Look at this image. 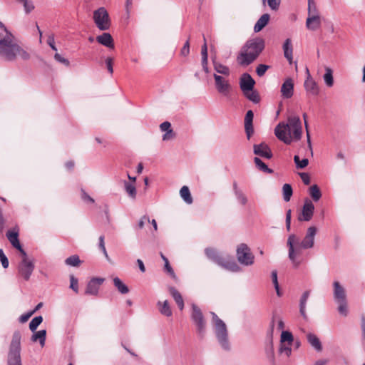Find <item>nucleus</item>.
I'll use <instances>...</instances> for the list:
<instances>
[{
  "instance_id": "9",
  "label": "nucleus",
  "mask_w": 365,
  "mask_h": 365,
  "mask_svg": "<svg viewBox=\"0 0 365 365\" xmlns=\"http://www.w3.org/2000/svg\"><path fill=\"white\" fill-rule=\"evenodd\" d=\"M21 254V260L18 265L19 274L25 279L29 280L34 269V264L32 259H30L26 252Z\"/></svg>"
},
{
  "instance_id": "15",
  "label": "nucleus",
  "mask_w": 365,
  "mask_h": 365,
  "mask_svg": "<svg viewBox=\"0 0 365 365\" xmlns=\"http://www.w3.org/2000/svg\"><path fill=\"white\" fill-rule=\"evenodd\" d=\"M309 15L306 21V26L309 30L315 31L320 27L321 20L317 14H312L311 3L309 4Z\"/></svg>"
},
{
  "instance_id": "53",
  "label": "nucleus",
  "mask_w": 365,
  "mask_h": 365,
  "mask_svg": "<svg viewBox=\"0 0 365 365\" xmlns=\"http://www.w3.org/2000/svg\"><path fill=\"white\" fill-rule=\"evenodd\" d=\"M190 53V42L189 39L187 40V41L185 43L183 47L182 48L180 51V54L182 56H187Z\"/></svg>"
},
{
  "instance_id": "4",
  "label": "nucleus",
  "mask_w": 365,
  "mask_h": 365,
  "mask_svg": "<svg viewBox=\"0 0 365 365\" xmlns=\"http://www.w3.org/2000/svg\"><path fill=\"white\" fill-rule=\"evenodd\" d=\"M205 253L207 258L222 268L232 272H238L241 270L240 266L230 257L224 258L219 252L213 248H206Z\"/></svg>"
},
{
  "instance_id": "1",
  "label": "nucleus",
  "mask_w": 365,
  "mask_h": 365,
  "mask_svg": "<svg viewBox=\"0 0 365 365\" xmlns=\"http://www.w3.org/2000/svg\"><path fill=\"white\" fill-rule=\"evenodd\" d=\"M18 57L29 59V53L16 41L14 36L0 21V58L6 61H14Z\"/></svg>"
},
{
  "instance_id": "22",
  "label": "nucleus",
  "mask_w": 365,
  "mask_h": 365,
  "mask_svg": "<svg viewBox=\"0 0 365 365\" xmlns=\"http://www.w3.org/2000/svg\"><path fill=\"white\" fill-rule=\"evenodd\" d=\"M294 83L291 78H287L281 87L282 96L284 98H289L293 96Z\"/></svg>"
},
{
  "instance_id": "38",
  "label": "nucleus",
  "mask_w": 365,
  "mask_h": 365,
  "mask_svg": "<svg viewBox=\"0 0 365 365\" xmlns=\"http://www.w3.org/2000/svg\"><path fill=\"white\" fill-rule=\"evenodd\" d=\"M254 162L256 165V167L261 171L264 172V173H269V174H271L273 173V170L270 168H268V166L262 161V160L258 158V157H255L254 158Z\"/></svg>"
},
{
  "instance_id": "23",
  "label": "nucleus",
  "mask_w": 365,
  "mask_h": 365,
  "mask_svg": "<svg viewBox=\"0 0 365 365\" xmlns=\"http://www.w3.org/2000/svg\"><path fill=\"white\" fill-rule=\"evenodd\" d=\"M6 237L14 247L19 250L21 253L25 252V250L22 248L19 242L18 232L14 230L8 231L6 233Z\"/></svg>"
},
{
  "instance_id": "54",
  "label": "nucleus",
  "mask_w": 365,
  "mask_h": 365,
  "mask_svg": "<svg viewBox=\"0 0 365 365\" xmlns=\"http://www.w3.org/2000/svg\"><path fill=\"white\" fill-rule=\"evenodd\" d=\"M165 269L173 279H176V275L170 265L168 260H166V262L165 263Z\"/></svg>"
},
{
  "instance_id": "55",
  "label": "nucleus",
  "mask_w": 365,
  "mask_h": 365,
  "mask_svg": "<svg viewBox=\"0 0 365 365\" xmlns=\"http://www.w3.org/2000/svg\"><path fill=\"white\" fill-rule=\"evenodd\" d=\"M275 319H277V329L279 330H282L284 328V322L279 317H274L273 318V319L272 321V324H271L272 328H273V327H274V322Z\"/></svg>"
},
{
  "instance_id": "20",
  "label": "nucleus",
  "mask_w": 365,
  "mask_h": 365,
  "mask_svg": "<svg viewBox=\"0 0 365 365\" xmlns=\"http://www.w3.org/2000/svg\"><path fill=\"white\" fill-rule=\"evenodd\" d=\"M306 72L307 74V78L304 82V87L307 91L311 93L313 95H317L319 93V88L317 83L311 77L308 68L306 69Z\"/></svg>"
},
{
  "instance_id": "56",
  "label": "nucleus",
  "mask_w": 365,
  "mask_h": 365,
  "mask_svg": "<svg viewBox=\"0 0 365 365\" xmlns=\"http://www.w3.org/2000/svg\"><path fill=\"white\" fill-rule=\"evenodd\" d=\"M203 39H204V43L201 48V56H202V58H208L207 46L206 38H205V36H203Z\"/></svg>"
},
{
  "instance_id": "41",
  "label": "nucleus",
  "mask_w": 365,
  "mask_h": 365,
  "mask_svg": "<svg viewBox=\"0 0 365 365\" xmlns=\"http://www.w3.org/2000/svg\"><path fill=\"white\" fill-rule=\"evenodd\" d=\"M283 199L285 202H289L293 193L292 187L289 184H284L282 187Z\"/></svg>"
},
{
  "instance_id": "30",
  "label": "nucleus",
  "mask_w": 365,
  "mask_h": 365,
  "mask_svg": "<svg viewBox=\"0 0 365 365\" xmlns=\"http://www.w3.org/2000/svg\"><path fill=\"white\" fill-rule=\"evenodd\" d=\"M169 292L171 296L173 297L179 309L182 310L184 308V301L181 294L175 287H170Z\"/></svg>"
},
{
  "instance_id": "35",
  "label": "nucleus",
  "mask_w": 365,
  "mask_h": 365,
  "mask_svg": "<svg viewBox=\"0 0 365 365\" xmlns=\"http://www.w3.org/2000/svg\"><path fill=\"white\" fill-rule=\"evenodd\" d=\"M125 190L131 199H135L136 197V188L133 182H129L127 181L124 182Z\"/></svg>"
},
{
  "instance_id": "45",
  "label": "nucleus",
  "mask_w": 365,
  "mask_h": 365,
  "mask_svg": "<svg viewBox=\"0 0 365 365\" xmlns=\"http://www.w3.org/2000/svg\"><path fill=\"white\" fill-rule=\"evenodd\" d=\"M42 322L43 317L41 316H38L33 318L29 323L30 330L34 332Z\"/></svg>"
},
{
  "instance_id": "21",
  "label": "nucleus",
  "mask_w": 365,
  "mask_h": 365,
  "mask_svg": "<svg viewBox=\"0 0 365 365\" xmlns=\"http://www.w3.org/2000/svg\"><path fill=\"white\" fill-rule=\"evenodd\" d=\"M334 299L335 302L346 300L344 288L337 281L334 282Z\"/></svg>"
},
{
  "instance_id": "24",
  "label": "nucleus",
  "mask_w": 365,
  "mask_h": 365,
  "mask_svg": "<svg viewBox=\"0 0 365 365\" xmlns=\"http://www.w3.org/2000/svg\"><path fill=\"white\" fill-rule=\"evenodd\" d=\"M282 48L284 57L287 58L289 63H292L293 60V47L290 38H287L285 40L283 43Z\"/></svg>"
},
{
  "instance_id": "6",
  "label": "nucleus",
  "mask_w": 365,
  "mask_h": 365,
  "mask_svg": "<svg viewBox=\"0 0 365 365\" xmlns=\"http://www.w3.org/2000/svg\"><path fill=\"white\" fill-rule=\"evenodd\" d=\"M287 244L289 248L288 257L292 262L293 267L297 268L302 262V260L299 259V257L301 255L302 250L304 248L300 246L299 239L294 234L289 235Z\"/></svg>"
},
{
  "instance_id": "29",
  "label": "nucleus",
  "mask_w": 365,
  "mask_h": 365,
  "mask_svg": "<svg viewBox=\"0 0 365 365\" xmlns=\"http://www.w3.org/2000/svg\"><path fill=\"white\" fill-rule=\"evenodd\" d=\"M269 18L270 16L268 14H264L261 16L254 26L255 32L257 33L262 30V29L267 25Z\"/></svg>"
},
{
  "instance_id": "32",
  "label": "nucleus",
  "mask_w": 365,
  "mask_h": 365,
  "mask_svg": "<svg viewBox=\"0 0 365 365\" xmlns=\"http://www.w3.org/2000/svg\"><path fill=\"white\" fill-rule=\"evenodd\" d=\"M157 306L161 314L166 317L172 316L173 312L168 300H165L163 302L160 301L158 302Z\"/></svg>"
},
{
  "instance_id": "26",
  "label": "nucleus",
  "mask_w": 365,
  "mask_h": 365,
  "mask_svg": "<svg viewBox=\"0 0 365 365\" xmlns=\"http://www.w3.org/2000/svg\"><path fill=\"white\" fill-rule=\"evenodd\" d=\"M212 63L217 74L223 75L225 77H228L230 75V69L228 66L217 61L215 58L212 59Z\"/></svg>"
},
{
  "instance_id": "28",
  "label": "nucleus",
  "mask_w": 365,
  "mask_h": 365,
  "mask_svg": "<svg viewBox=\"0 0 365 365\" xmlns=\"http://www.w3.org/2000/svg\"><path fill=\"white\" fill-rule=\"evenodd\" d=\"M307 339L309 344L317 351H321L322 346L319 339L312 333H309L307 335Z\"/></svg>"
},
{
  "instance_id": "40",
  "label": "nucleus",
  "mask_w": 365,
  "mask_h": 365,
  "mask_svg": "<svg viewBox=\"0 0 365 365\" xmlns=\"http://www.w3.org/2000/svg\"><path fill=\"white\" fill-rule=\"evenodd\" d=\"M294 342V336L289 331H282L280 336V344L288 343L292 344Z\"/></svg>"
},
{
  "instance_id": "61",
  "label": "nucleus",
  "mask_w": 365,
  "mask_h": 365,
  "mask_svg": "<svg viewBox=\"0 0 365 365\" xmlns=\"http://www.w3.org/2000/svg\"><path fill=\"white\" fill-rule=\"evenodd\" d=\"M47 43L50 46V47L52 48V50L56 51H57V48L55 46V40H54L53 35L48 36V39H47Z\"/></svg>"
},
{
  "instance_id": "8",
  "label": "nucleus",
  "mask_w": 365,
  "mask_h": 365,
  "mask_svg": "<svg viewBox=\"0 0 365 365\" xmlns=\"http://www.w3.org/2000/svg\"><path fill=\"white\" fill-rule=\"evenodd\" d=\"M93 19L96 27L101 31L110 29L111 21L107 10L104 7H100L93 11Z\"/></svg>"
},
{
  "instance_id": "31",
  "label": "nucleus",
  "mask_w": 365,
  "mask_h": 365,
  "mask_svg": "<svg viewBox=\"0 0 365 365\" xmlns=\"http://www.w3.org/2000/svg\"><path fill=\"white\" fill-rule=\"evenodd\" d=\"M233 190L237 200V201L242 205H245L247 202L248 199L246 196V195L238 188L237 184L236 182L233 183Z\"/></svg>"
},
{
  "instance_id": "19",
  "label": "nucleus",
  "mask_w": 365,
  "mask_h": 365,
  "mask_svg": "<svg viewBox=\"0 0 365 365\" xmlns=\"http://www.w3.org/2000/svg\"><path fill=\"white\" fill-rule=\"evenodd\" d=\"M253 118L254 113L252 110H248L245 117V130L248 140L250 139L252 135L254 133V128L252 124Z\"/></svg>"
},
{
  "instance_id": "47",
  "label": "nucleus",
  "mask_w": 365,
  "mask_h": 365,
  "mask_svg": "<svg viewBox=\"0 0 365 365\" xmlns=\"http://www.w3.org/2000/svg\"><path fill=\"white\" fill-rule=\"evenodd\" d=\"M292 345L288 343L280 344L279 351L280 354H283L286 355L287 357H289L292 354Z\"/></svg>"
},
{
  "instance_id": "2",
  "label": "nucleus",
  "mask_w": 365,
  "mask_h": 365,
  "mask_svg": "<svg viewBox=\"0 0 365 365\" xmlns=\"http://www.w3.org/2000/svg\"><path fill=\"white\" fill-rule=\"evenodd\" d=\"M302 127L300 118L297 115L289 116L287 123H279L274 129L277 138L286 144L302 138Z\"/></svg>"
},
{
  "instance_id": "39",
  "label": "nucleus",
  "mask_w": 365,
  "mask_h": 365,
  "mask_svg": "<svg viewBox=\"0 0 365 365\" xmlns=\"http://www.w3.org/2000/svg\"><path fill=\"white\" fill-rule=\"evenodd\" d=\"M309 195L314 201L319 200L322 197V192L317 185H313L309 187Z\"/></svg>"
},
{
  "instance_id": "60",
  "label": "nucleus",
  "mask_w": 365,
  "mask_h": 365,
  "mask_svg": "<svg viewBox=\"0 0 365 365\" xmlns=\"http://www.w3.org/2000/svg\"><path fill=\"white\" fill-rule=\"evenodd\" d=\"M266 353L269 357H274V348L272 341H271L266 348Z\"/></svg>"
},
{
  "instance_id": "59",
  "label": "nucleus",
  "mask_w": 365,
  "mask_h": 365,
  "mask_svg": "<svg viewBox=\"0 0 365 365\" xmlns=\"http://www.w3.org/2000/svg\"><path fill=\"white\" fill-rule=\"evenodd\" d=\"M54 58L60 62V63H62L63 64H65L66 66H68L69 65V61L63 57H62L59 53H56L55 55H54Z\"/></svg>"
},
{
  "instance_id": "64",
  "label": "nucleus",
  "mask_w": 365,
  "mask_h": 365,
  "mask_svg": "<svg viewBox=\"0 0 365 365\" xmlns=\"http://www.w3.org/2000/svg\"><path fill=\"white\" fill-rule=\"evenodd\" d=\"M300 177L305 185H307L310 183V177L308 173H300Z\"/></svg>"
},
{
  "instance_id": "18",
  "label": "nucleus",
  "mask_w": 365,
  "mask_h": 365,
  "mask_svg": "<svg viewBox=\"0 0 365 365\" xmlns=\"http://www.w3.org/2000/svg\"><path fill=\"white\" fill-rule=\"evenodd\" d=\"M103 282V278H93L87 284L86 294L90 295H97L100 286Z\"/></svg>"
},
{
  "instance_id": "37",
  "label": "nucleus",
  "mask_w": 365,
  "mask_h": 365,
  "mask_svg": "<svg viewBox=\"0 0 365 365\" xmlns=\"http://www.w3.org/2000/svg\"><path fill=\"white\" fill-rule=\"evenodd\" d=\"M181 197L187 204H191L192 202V198L188 187L182 186L180 190Z\"/></svg>"
},
{
  "instance_id": "52",
  "label": "nucleus",
  "mask_w": 365,
  "mask_h": 365,
  "mask_svg": "<svg viewBox=\"0 0 365 365\" xmlns=\"http://www.w3.org/2000/svg\"><path fill=\"white\" fill-rule=\"evenodd\" d=\"M150 222V218L147 215L143 216L138 223V229H143L146 224H149Z\"/></svg>"
},
{
  "instance_id": "48",
  "label": "nucleus",
  "mask_w": 365,
  "mask_h": 365,
  "mask_svg": "<svg viewBox=\"0 0 365 365\" xmlns=\"http://www.w3.org/2000/svg\"><path fill=\"white\" fill-rule=\"evenodd\" d=\"M98 246H99V248L101 249V250L103 252L105 257L106 258V259L110 262V257L108 255V252L106 251V247H105V242H104V236L103 235H101L99 237V243H98Z\"/></svg>"
},
{
  "instance_id": "3",
  "label": "nucleus",
  "mask_w": 365,
  "mask_h": 365,
  "mask_svg": "<svg viewBox=\"0 0 365 365\" xmlns=\"http://www.w3.org/2000/svg\"><path fill=\"white\" fill-rule=\"evenodd\" d=\"M264 46L265 42L262 38L249 39L237 57V63L243 66L250 65L259 56Z\"/></svg>"
},
{
  "instance_id": "63",
  "label": "nucleus",
  "mask_w": 365,
  "mask_h": 365,
  "mask_svg": "<svg viewBox=\"0 0 365 365\" xmlns=\"http://www.w3.org/2000/svg\"><path fill=\"white\" fill-rule=\"evenodd\" d=\"M34 314V312H28V313H26L24 314H22L20 317H19V322L21 323H24L28 321V319L31 317V316Z\"/></svg>"
},
{
  "instance_id": "36",
  "label": "nucleus",
  "mask_w": 365,
  "mask_h": 365,
  "mask_svg": "<svg viewBox=\"0 0 365 365\" xmlns=\"http://www.w3.org/2000/svg\"><path fill=\"white\" fill-rule=\"evenodd\" d=\"M325 84L328 87H331L334 85L333 71L329 67H325V73L323 76Z\"/></svg>"
},
{
  "instance_id": "43",
  "label": "nucleus",
  "mask_w": 365,
  "mask_h": 365,
  "mask_svg": "<svg viewBox=\"0 0 365 365\" xmlns=\"http://www.w3.org/2000/svg\"><path fill=\"white\" fill-rule=\"evenodd\" d=\"M243 93L247 98H248L250 101L253 102L254 103H257L260 101L259 93L257 91H253V89L252 90V91H246L243 92Z\"/></svg>"
},
{
  "instance_id": "46",
  "label": "nucleus",
  "mask_w": 365,
  "mask_h": 365,
  "mask_svg": "<svg viewBox=\"0 0 365 365\" xmlns=\"http://www.w3.org/2000/svg\"><path fill=\"white\" fill-rule=\"evenodd\" d=\"M339 304L338 306V312L342 316H347L348 314V307H347V302L346 300L336 302Z\"/></svg>"
},
{
  "instance_id": "16",
  "label": "nucleus",
  "mask_w": 365,
  "mask_h": 365,
  "mask_svg": "<svg viewBox=\"0 0 365 365\" xmlns=\"http://www.w3.org/2000/svg\"><path fill=\"white\" fill-rule=\"evenodd\" d=\"M253 152L256 155L266 159H271L273 155L270 148L264 143L254 145Z\"/></svg>"
},
{
  "instance_id": "12",
  "label": "nucleus",
  "mask_w": 365,
  "mask_h": 365,
  "mask_svg": "<svg viewBox=\"0 0 365 365\" xmlns=\"http://www.w3.org/2000/svg\"><path fill=\"white\" fill-rule=\"evenodd\" d=\"M317 232V229L314 226H310L308 227L306 235L303 240L299 242L300 246L304 248V250L311 249L314 245V239Z\"/></svg>"
},
{
  "instance_id": "14",
  "label": "nucleus",
  "mask_w": 365,
  "mask_h": 365,
  "mask_svg": "<svg viewBox=\"0 0 365 365\" xmlns=\"http://www.w3.org/2000/svg\"><path fill=\"white\" fill-rule=\"evenodd\" d=\"M314 205L311 200H307L303 205L302 212L298 216L299 221L308 222L312 220L314 214Z\"/></svg>"
},
{
  "instance_id": "44",
  "label": "nucleus",
  "mask_w": 365,
  "mask_h": 365,
  "mask_svg": "<svg viewBox=\"0 0 365 365\" xmlns=\"http://www.w3.org/2000/svg\"><path fill=\"white\" fill-rule=\"evenodd\" d=\"M294 161L296 164V167L298 169H303L306 168L309 164V160L307 158H304L300 160L299 155H296L294 157Z\"/></svg>"
},
{
  "instance_id": "51",
  "label": "nucleus",
  "mask_w": 365,
  "mask_h": 365,
  "mask_svg": "<svg viewBox=\"0 0 365 365\" xmlns=\"http://www.w3.org/2000/svg\"><path fill=\"white\" fill-rule=\"evenodd\" d=\"M0 262L4 268H7L9 267V260L7 257L4 253L3 250L0 249Z\"/></svg>"
},
{
  "instance_id": "58",
  "label": "nucleus",
  "mask_w": 365,
  "mask_h": 365,
  "mask_svg": "<svg viewBox=\"0 0 365 365\" xmlns=\"http://www.w3.org/2000/svg\"><path fill=\"white\" fill-rule=\"evenodd\" d=\"M175 133L173 130H169L166 131L165 133L163 135V140H169L175 138Z\"/></svg>"
},
{
  "instance_id": "7",
  "label": "nucleus",
  "mask_w": 365,
  "mask_h": 365,
  "mask_svg": "<svg viewBox=\"0 0 365 365\" xmlns=\"http://www.w3.org/2000/svg\"><path fill=\"white\" fill-rule=\"evenodd\" d=\"M21 334L19 331L14 333L8 355V365H21Z\"/></svg>"
},
{
  "instance_id": "10",
  "label": "nucleus",
  "mask_w": 365,
  "mask_h": 365,
  "mask_svg": "<svg viewBox=\"0 0 365 365\" xmlns=\"http://www.w3.org/2000/svg\"><path fill=\"white\" fill-rule=\"evenodd\" d=\"M238 262L245 266H250L254 264L255 256L250 247L244 243L240 244L236 251Z\"/></svg>"
},
{
  "instance_id": "5",
  "label": "nucleus",
  "mask_w": 365,
  "mask_h": 365,
  "mask_svg": "<svg viewBox=\"0 0 365 365\" xmlns=\"http://www.w3.org/2000/svg\"><path fill=\"white\" fill-rule=\"evenodd\" d=\"M214 324V332L217 340L225 351L230 350V344L228 338V331L225 323L220 319L215 312H211Z\"/></svg>"
},
{
  "instance_id": "11",
  "label": "nucleus",
  "mask_w": 365,
  "mask_h": 365,
  "mask_svg": "<svg viewBox=\"0 0 365 365\" xmlns=\"http://www.w3.org/2000/svg\"><path fill=\"white\" fill-rule=\"evenodd\" d=\"M215 86L217 92L225 97L230 95L232 87L229 80L225 76L214 73Z\"/></svg>"
},
{
  "instance_id": "25",
  "label": "nucleus",
  "mask_w": 365,
  "mask_h": 365,
  "mask_svg": "<svg viewBox=\"0 0 365 365\" xmlns=\"http://www.w3.org/2000/svg\"><path fill=\"white\" fill-rule=\"evenodd\" d=\"M96 41L99 43L108 48H114L113 39L109 33H103V34L98 36L96 37Z\"/></svg>"
},
{
  "instance_id": "33",
  "label": "nucleus",
  "mask_w": 365,
  "mask_h": 365,
  "mask_svg": "<svg viewBox=\"0 0 365 365\" xmlns=\"http://www.w3.org/2000/svg\"><path fill=\"white\" fill-rule=\"evenodd\" d=\"M46 336V331L45 329L36 331L31 336V341L36 342L39 341L41 346L45 345Z\"/></svg>"
},
{
  "instance_id": "17",
  "label": "nucleus",
  "mask_w": 365,
  "mask_h": 365,
  "mask_svg": "<svg viewBox=\"0 0 365 365\" xmlns=\"http://www.w3.org/2000/svg\"><path fill=\"white\" fill-rule=\"evenodd\" d=\"M255 84V80L249 73L242 74L240 81V86L242 92L252 91Z\"/></svg>"
},
{
  "instance_id": "34",
  "label": "nucleus",
  "mask_w": 365,
  "mask_h": 365,
  "mask_svg": "<svg viewBox=\"0 0 365 365\" xmlns=\"http://www.w3.org/2000/svg\"><path fill=\"white\" fill-rule=\"evenodd\" d=\"M113 284L120 294H125L128 293L129 289L128 286L118 277L113 278Z\"/></svg>"
},
{
  "instance_id": "50",
  "label": "nucleus",
  "mask_w": 365,
  "mask_h": 365,
  "mask_svg": "<svg viewBox=\"0 0 365 365\" xmlns=\"http://www.w3.org/2000/svg\"><path fill=\"white\" fill-rule=\"evenodd\" d=\"M269 68V66L265 64H259L256 68V73L259 76H262Z\"/></svg>"
},
{
  "instance_id": "57",
  "label": "nucleus",
  "mask_w": 365,
  "mask_h": 365,
  "mask_svg": "<svg viewBox=\"0 0 365 365\" xmlns=\"http://www.w3.org/2000/svg\"><path fill=\"white\" fill-rule=\"evenodd\" d=\"M23 5L26 13L31 12L34 9L32 2L29 1V0H26L25 2H24Z\"/></svg>"
},
{
  "instance_id": "49",
  "label": "nucleus",
  "mask_w": 365,
  "mask_h": 365,
  "mask_svg": "<svg viewBox=\"0 0 365 365\" xmlns=\"http://www.w3.org/2000/svg\"><path fill=\"white\" fill-rule=\"evenodd\" d=\"M70 288L76 293L78 292V281L73 275L70 276Z\"/></svg>"
},
{
  "instance_id": "27",
  "label": "nucleus",
  "mask_w": 365,
  "mask_h": 365,
  "mask_svg": "<svg viewBox=\"0 0 365 365\" xmlns=\"http://www.w3.org/2000/svg\"><path fill=\"white\" fill-rule=\"evenodd\" d=\"M310 294V291L307 290L305 291L301 297L300 302H299V312L302 315V317L304 319H307V313H306V305L307 302L308 300V298Z\"/></svg>"
},
{
  "instance_id": "13",
  "label": "nucleus",
  "mask_w": 365,
  "mask_h": 365,
  "mask_svg": "<svg viewBox=\"0 0 365 365\" xmlns=\"http://www.w3.org/2000/svg\"><path fill=\"white\" fill-rule=\"evenodd\" d=\"M192 309L191 318L197 327L198 331L202 332L205 328V321L204 319L203 314L200 309L195 304L192 305Z\"/></svg>"
},
{
  "instance_id": "42",
  "label": "nucleus",
  "mask_w": 365,
  "mask_h": 365,
  "mask_svg": "<svg viewBox=\"0 0 365 365\" xmlns=\"http://www.w3.org/2000/svg\"><path fill=\"white\" fill-rule=\"evenodd\" d=\"M65 263L66 265L68 266L78 267L81 264V261L80 260V258L78 255H74L66 258L65 260Z\"/></svg>"
},
{
  "instance_id": "62",
  "label": "nucleus",
  "mask_w": 365,
  "mask_h": 365,
  "mask_svg": "<svg viewBox=\"0 0 365 365\" xmlns=\"http://www.w3.org/2000/svg\"><path fill=\"white\" fill-rule=\"evenodd\" d=\"M160 130L163 132L168 131L169 130H173L171 128V124L168 121H165L162 123L160 125Z\"/></svg>"
}]
</instances>
